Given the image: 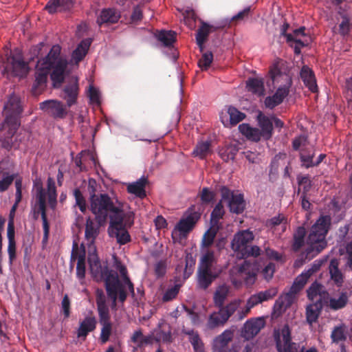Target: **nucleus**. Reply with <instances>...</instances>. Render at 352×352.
Wrapping results in <instances>:
<instances>
[{"instance_id": "nucleus-1", "label": "nucleus", "mask_w": 352, "mask_h": 352, "mask_svg": "<svg viewBox=\"0 0 352 352\" xmlns=\"http://www.w3.org/2000/svg\"><path fill=\"white\" fill-rule=\"evenodd\" d=\"M89 251L88 262L91 275L97 281L104 280L107 295L112 300V307L116 305L118 299L122 303L125 301L127 289L130 292L131 296L138 300L135 296L133 285L127 276L125 266L119 262L116 263V269L120 274L119 278L116 272L109 270L106 267L104 268L102 267L96 254V247H92V249H89Z\"/></svg>"}, {"instance_id": "nucleus-2", "label": "nucleus", "mask_w": 352, "mask_h": 352, "mask_svg": "<svg viewBox=\"0 0 352 352\" xmlns=\"http://www.w3.org/2000/svg\"><path fill=\"white\" fill-rule=\"evenodd\" d=\"M67 65V59L61 54L60 45H53L47 55L37 62L35 82L32 87L33 91L37 94L45 87L50 71H52L51 79L54 86L59 87L64 80Z\"/></svg>"}, {"instance_id": "nucleus-3", "label": "nucleus", "mask_w": 352, "mask_h": 352, "mask_svg": "<svg viewBox=\"0 0 352 352\" xmlns=\"http://www.w3.org/2000/svg\"><path fill=\"white\" fill-rule=\"evenodd\" d=\"M34 190L35 192L36 203L34 206V218L37 219L41 213L43 221V243H47L50 232V226L46 215V204L54 210L57 204V194L56 184L53 178L48 177L47 180V188L43 187L40 182L34 184Z\"/></svg>"}, {"instance_id": "nucleus-4", "label": "nucleus", "mask_w": 352, "mask_h": 352, "mask_svg": "<svg viewBox=\"0 0 352 352\" xmlns=\"http://www.w3.org/2000/svg\"><path fill=\"white\" fill-rule=\"evenodd\" d=\"M285 62L277 58L270 69V76L273 85L277 87L276 92L265 99L266 107L273 109L283 102L289 93L292 84V77L286 72Z\"/></svg>"}, {"instance_id": "nucleus-5", "label": "nucleus", "mask_w": 352, "mask_h": 352, "mask_svg": "<svg viewBox=\"0 0 352 352\" xmlns=\"http://www.w3.org/2000/svg\"><path fill=\"white\" fill-rule=\"evenodd\" d=\"M91 210L99 222L104 221L109 216L112 221L113 216L121 215L125 210V205L120 201L117 196L112 193L94 195L91 198Z\"/></svg>"}, {"instance_id": "nucleus-6", "label": "nucleus", "mask_w": 352, "mask_h": 352, "mask_svg": "<svg viewBox=\"0 0 352 352\" xmlns=\"http://www.w3.org/2000/svg\"><path fill=\"white\" fill-rule=\"evenodd\" d=\"M331 224L329 216H321L312 226L307 239L306 256L313 258L321 252L327 245L326 235Z\"/></svg>"}, {"instance_id": "nucleus-7", "label": "nucleus", "mask_w": 352, "mask_h": 352, "mask_svg": "<svg viewBox=\"0 0 352 352\" xmlns=\"http://www.w3.org/2000/svg\"><path fill=\"white\" fill-rule=\"evenodd\" d=\"M0 59L5 73L11 72L15 76H22L28 71V65L23 61L19 50L12 52L8 47H6L3 53L0 54Z\"/></svg>"}, {"instance_id": "nucleus-8", "label": "nucleus", "mask_w": 352, "mask_h": 352, "mask_svg": "<svg viewBox=\"0 0 352 352\" xmlns=\"http://www.w3.org/2000/svg\"><path fill=\"white\" fill-rule=\"evenodd\" d=\"M258 266L256 263L245 261L240 267H234L230 270L232 283L239 287L242 284V280L247 285H252L256 279Z\"/></svg>"}, {"instance_id": "nucleus-9", "label": "nucleus", "mask_w": 352, "mask_h": 352, "mask_svg": "<svg viewBox=\"0 0 352 352\" xmlns=\"http://www.w3.org/2000/svg\"><path fill=\"white\" fill-rule=\"evenodd\" d=\"M133 214L132 212H126V211L121 215L112 217L108 228V233L112 238H116L117 243L120 245H124L130 241L131 236L125 228L124 219L125 217L130 218Z\"/></svg>"}, {"instance_id": "nucleus-10", "label": "nucleus", "mask_w": 352, "mask_h": 352, "mask_svg": "<svg viewBox=\"0 0 352 352\" xmlns=\"http://www.w3.org/2000/svg\"><path fill=\"white\" fill-rule=\"evenodd\" d=\"M22 111L20 99L15 95L11 96L4 105L3 113L5 114V124L11 131H15L20 123L19 116Z\"/></svg>"}, {"instance_id": "nucleus-11", "label": "nucleus", "mask_w": 352, "mask_h": 352, "mask_svg": "<svg viewBox=\"0 0 352 352\" xmlns=\"http://www.w3.org/2000/svg\"><path fill=\"white\" fill-rule=\"evenodd\" d=\"M198 219L199 215L196 212L183 217L172 231V239L174 243H182L192 230Z\"/></svg>"}, {"instance_id": "nucleus-12", "label": "nucleus", "mask_w": 352, "mask_h": 352, "mask_svg": "<svg viewBox=\"0 0 352 352\" xmlns=\"http://www.w3.org/2000/svg\"><path fill=\"white\" fill-rule=\"evenodd\" d=\"M274 337L278 352H298L296 344L291 341V332L288 325L275 329Z\"/></svg>"}, {"instance_id": "nucleus-13", "label": "nucleus", "mask_w": 352, "mask_h": 352, "mask_svg": "<svg viewBox=\"0 0 352 352\" xmlns=\"http://www.w3.org/2000/svg\"><path fill=\"white\" fill-rule=\"evenodd\" d=\"M351 19L352 15L349 11V7L347 5L340 6L336 15L337 26L335 28L342 36L349 34L352 26Z\"/></svg>"}, {"instance_id": "nucleus-14", "label": "nucleus", "mask_w": 352, "mask_h": 352, "mask_svg": "<svg viewBox=\"0 0 352 352\" xmlns=\"http://www.w3.org/2000/svg\"><path fill=\"white\" fill-rule=\"evenodd\" d=\"M253 239L254 234L249 230L239 231L234 234L231 242V248L237 258H239L241 253L247 252L245 250L249 246L248 243Z\"/></svg>"}, {"instance_id": "nucleus-15", "label": "nucleus", "mask_w": 352, "mask_h": 352, "mask_svg": "<svg viewBox=\"0 0 352 352\" xmlns=\"http://www.w3.org/2000/svg\"><path fill=\"white\" fill-rule=\"evenodd\" d=\"M17 206L18 205L14 204L10 210L7 228V237L8 240L7 251L9 256V263L10 265H12V263L16 258V242L14 239L15 232L14 217Z\"/></svg>"}, {"instance_id": "nucleus-16", "label": "nucleus", "mask_w": 352, "mask_h": 352, "mask_svg": "<svg viewBox=\"0 0 352 352\" xmlns=\"http://www.w3.org/2000/svg\"><path fill=\"white\" fill-rule=\"evenodd\" d=\"M67 107L57 100H48L40 103V109L54 118H65L67 114Z\"/></svg>"}, {"instance_id": "nucleus-17", "label": "nucleus", "mask_w": 352, "mask_h": 352, "mask_svg": "<svg viewBox=\"0 0 352 352\" xmlns=\"http://www.w3.org/2000/svg\"><path fill=\"white\" fill-rule=\"evenodd\" d=\"M278 293V289L276 287L270 288L265 291L260 292L254 295H252L247 301L246 309L243 316L239 318L242 319L244 316L250 311V310L254 306L264 301L269 300L274 298Z\"/></svg>"}, {"instance_id": "nucleus-18", "label": "nucleus", "mask_w": 352, "mask_h": 352, "mask_svg": "<svg viewBox=\"0 0 352 352\" xmlns=\"http://www.w3.org/2000/svg\"><path fill=\"white\" fill-rule=\"evenodd\" d=\"M265 327V321L262 318L249 320L243 327L241 336L246 340L253 338Z\"/></svg>"}, {"instance_id": "nucleus-19", "label": "nucleus", "mask_w": 352, "mask_h": 352, "mask_svg": "<svg viewBox=\"0 0 352 352\" xmlns=\"http://www.w3.org/2000/svg\"><path fill=\"white\" fill-rule=\"evenodd\" d=\"M245 118V114L234 107H229L226 111L220 114V119L225 126L236 125Z\"/></svg>"}, {"instance_id": "nucleus-20", "label": "nucleus", "mask_w": 352, "mask_h": 352, "mask_svg": "<svg viewBox=\"0 0 352 352\" xmlns=\"http://www.w3.org/2000/svg\"><path fill=\"white\" fill-rule=\"evenodd\" d=\"M307 296L311 300L315 302L314 303L321 305L327 303L329 299V294L324 287L318 283L311 284L307 289Z\"/></svg>"}, {"instance_id": "nucleus-21", "label": "nucleus", "mask_w": 352, "mask_h": 352, "mask_svg": "<svg viewBox=\"0 0 352 352\" xmlns=\"http://www.w3.org/2000/svg\"><path fill=\"white\" fill-rule=\"evenodd\" d=\"M155 342L162 344H170L173 341L170 327L165 322H160L157 327L153 331Z\"/></svg>"}, {"instance_id": "nucleus-22", "label": "nucleus", "mask_w": 352, "mask_h": 352, "mask_svg": "<svg viewBox=\"0 0 352 352\" xmlns=\"http://www.w3.org/2000/svg\"><path fill=\"white\" fill-rule=\"evenodd\" d=\"M234 337V331L231 329H226L220 335L217 336L212 343V352H221L229 350L228 344Z\"/></svg>"}, {"instance_id": "nucleus-23", "label": "nucleus", "mask_w": 352, "mask_h": 352, "mask_svg": "<svg viewBox=\"0 0 352 352\" xmlns=\"http://www.w3.org/2000/svg\"><path fill=\"white\" fill-rule=\"evenodd\" d=\"M221 273L220 268H214V270H206L199 267L198 270V285L202 289H206L218 277Z\"/></svg>"}, {"instance_id": "nucleus-24", "label": "nucleus", "mask_w": 352, "mask_h": 352, "mask_svg": "<svg viewBox=\"0 0 352 352\" xmlns=\"http://www.w3.org/2000/svg\"><path fill=\"white\" fill-rule=\"evenodd\" d=\"M96 305L99 316V322L110 321L109 309L106 303V298L102 290L96 292Z\"/></svg>"}, {"instance_id": "nucleus-25", "label": "nucleus", "mask_w": 352, "mask_h": 352, "mask_svg": "<svg viewBox=\"0 0 352 352\" xmlns=\"http://www.w3.org/2000/svg\"><path fill=\"white\" fill-rule=\"evenodd\" d=\"M63 91V98L67 102V106L70 107L76 102L78 94V79L74 78L72 82L64 88Z\"/></svg>"}, {"instance_id": "nucleus-26", "label": "nucleus", "mask_w": 352, "mask_h": 352, "mask_svg": "<svg viewBox=\"0 0 352 352\" xmlns=\"http://www.w3.org/2000/svg\"><path fill=\"white\" fill-rule=\"evenodd\" d=\"M199 267L212 270H214V268H219L217 265V258L213 251L209 249L201 250Z\"/></svg>"}, {"instance_id": "nucleus-27", "label": "nucleus", "mask_w": 352, "mask_h": 352, "mask_svg": "<svg viewBox=\"0 0 352 352\" xmlns=\"http://www.w3.org/2000/svg\"><path fill=\"white\" fill-rule=\"evenodd\" d=\"M300 78L305 85L312 92L318 90L316 80L313 71L307 65H304L300 73Z\"/></svg>"}, {"instance_id": "nucleus-28", "label": "nucleus", "mask_w": 352, "mask_h": 352, "mask_svg": "<svg viewBox=\"0 0 352 352\" xmlns=\"http://www.w3.org/2000/svg\"><path fill=\"white\" fill-rule=\"evenodd\" d=\"M257 121L261 129L260 131L263 138L265 140L270 139L272 137L273 131L272 119L260 112L257 116Z\"/></svg>"}, {"instance_id": "nucleus-29", "label": "nucleus", "mask_w": 352, "mask_h": 352, "mask_svg": "<svg viewBox=\"0 0 352 352\" xmlns=\"http://www.w3.org/2000/svg\"><path fill=\"white\" fill-rule=\"evenodd\" d=\"M96 319L94 316H87L80 322L78 329V338H85L89 333L93 331L96 327Z\"/></svg>"}, {"instance_id": "nucleus-30", "label": "nucleus", "mask_w": 352, "mask_h": 352, "mask_svg": "<svg viewBox=\"0 0 352 352\" xmlns=\"http://www.w3.org/2000/svg\"><path fill=\"white\" fill-rule=\"evenodd\" d=\"M73 1L72 0H50L45 6V9L49 13L66 11L72 8Z\"/></svg>"}, {"instance_id": "nucleus-31", "label": "nucleus", "mask_w": 352, "mask_h": 352, "mask_svg": "<svg viewBox=\"0 0 352 352\" xmlns=\"http://www.w3.org/2000/svg\"><path fill=\"white\" fill-rule=\"evenodd\" d=\"M120 13L114 9L108 8L101 11L97 19V23L100 26L104 23H114L118 21Z\"/></svg>"}, {"instance_id": "nucleus-32", "label": "nucleus", "mask_w": 352, "mask_h": 352, "mask_svg": "<svg viewBox=\"0 0 352 352\" xmlns=\"http://www.w3.org/2000/svg\"><path fill=\"white\" fill-rule=\"evenodd\" d=\"M146 179L142 177L136 182L129 183L127 184V191L131 194L135 195L136 197L143 198L146 197Z\"/></svg>"}, {"instance_id": "nucleus-33", "label": "nucleus", "mask_w": 352, "mask_h": 352, "mask_svg": "<svg viewBox=\"0 0 352 352\" xmlns=\"http://www.w3.org/2000/svg\"><path fill=\"white\" fill-rule=\"evenodd\" d=\"M239 130L247 139L253 142H258L263 138L260 129L252 127L248 124L243 123L240 124Z\"/></svg>"}, {"instance_id": "nucleus-34", "label": "nucleus", "mask_w": 352, "mask_h": 352, "mask_svg": "<svg viewBox=\"0 0 352 352\" xmlns=\"http://www.w3.org/2000/svg\"><path fill=\"white\" fill-rule=\"evenodd\" d=\"M91 43V40L89 38L82 40L77 46L76 50L72 52V61L78 63L83 59L87 54L88 50Z\"/></svg>"}, {"instance_id": "nucleus-35", "label": "nucleus", "mask_w": 352, "mask_h": 352, "mask_svg": "<svg viewBox=\"0 0 352 352\" xmlns=\"http://www.w3.org/2000/svg\"><path fill=\"white\" fill-rule=\"evenodd\" d=\"M246 88L248 91L258 96L264 95V82L261 78H249L246 82Z\"/></svg>"}, {"instance_id": "nucleus-36", "label": "nucleus", "mask_w": 352, "mask_h": 352, "mask_svg": "<svg viewBox=\"0 0 352 352\" xmlns=\"http://www.w3.org/2000/svg\"><path fill=\"white\" fill-rule=\"evenodd\" d=\"M227 321L226 316L223 315L219 309L218 311H214L209 316L206 327L209 329H214L223 326Z\"/></svg>"}, {"instance_id": "nucleus-37", "label": "nucleus", "mask_w": 352, "mask_h": 352, "mask_svg": "<svg viewBox=\"0 0 352 352\" xmlns=\"http://www.w3.org/2000/svg\"><path fill=\"white\" fill-rule=\"evenodd\" d=\"M98 234V228L91 219H88L86 222L85 237L89 243V249L95 247L94 240Z\"/></svg>"}, {"instance_id": "nucleus-38", "label": "nucleus", "mask_w": 352, "mask_h": 352, "mask_svg": "<svg viewBox=\"0 0 352 352\" xmlns=\"http://www.w3.org/2000/svg\"><path fill=\"white\" fill-rule=\"evenodd\" d=\"M288 42L300 43L301 45H306L309 41L305 34V28H300L293 31L292 34H286Z\"/></svg>"}, {"instance_id": "nucleus-39", "label": "nucleus", "mask_w": 352, "mask_h": 352, "mask_svg": "<svg viewBox=\"0 0 352 352\" xmlns=\"http://www.w3.org/2000/svg\"><path fill=\"white\" fill-rule=\"evenodd\" d=\"M228 204L232 212L236 214L242 212L245 208L243 195L241 194H232Z\"/></svg>"}, {"instance_id": "nucleus-40", "label": "nucleus", "mask_w": 352, "mask_h": 352, "mask_svg": "<svg viewBox=\"0 0 352 352\" xmlns=\"http://www.w3.org/2000/svg\"><path fill=\"white\" fill-rule=\"evenodd\" d=\"M298 291H294L292 289L291 287L289 291L287 293L283 294L276 301L275 307H278L280 309L287 308L290 306L296 298V295L298 293Z\"/></svg>"}, {"instance_id": "nucleus-41", "label": "nucleus", "mask_w": 352, "mask_h": 352, "mask_svg": "<svg viewBox=\"0 0 352 352\" xmlns=\"http://www.w3.org/2000/svg\"><path fill=\"white\" fill-rule=\"evenodd\" d=\"M322 309V305L320 303H313L308 305L306 308V319L307 322L312 325L318 318Z\"/></svg>"}, {"instance_id": "nucleus-42", "label": "nucleus", "mask_w": 352, "mask_h": 352, "mask_svg": "<svg viewBox=\"0 0 352 352\" xmlns=\"http://www.w3.org/2000/svg\"><path fill=\"white\" fill-rule=\"evenodd\" d=\"M348 298L346 292H342L338 298H329L327 303L331 309L338 310L346 306Z\"/></svg>"}, {"instance_id": "nucleus-43", "label": "nucleus", "mask_w": 352, "mask_h": 352, "mask_svg": "<svg viewBox=\"0 0 352 352\" xmlns=\"http://www.w3.org/2000/svg\"><path fill=\"white\" fill-rule=\"evenodd\" d=\"M184 333L189 336V341L191 343L195 352H204V345L197 332L193 330L186 331Z\"/></svg>"}, {"instance_id": "nucleus-44", "label": "nucleus", "mask_w": 352, "mask_h": 352, "mask_svg": "<svg viewBox=\"0 0 352 352\" xmlns=\"http://www.w3.org/2000/svg\"><path fill=\"white\" fill-rule=\"evenodd\" d=\"M229 293V287L222 285L217 287L214 294V302L218 307H221Z\"/></svg>"}, {"instance_id": "nucleus-45", "label": "nucleus", "mask_w": 352, "mask_h": 352, "mask_svg": "<svg viewBox=\"0 0 352 352\" xmlns=\"http://www.w3.org/2000/svg\"><path fill=\"white\" fill-rule=\"evenodd\" d=\"M156 37L164 46L170 47L176 41V33L171 30H161Z\"/></svg>"}, {"instance_id": "nucleus-46", "label": "nucleus", "mask_w": 352, "mask_h": 352, "mask_svg": "<svg viewBox=\"0 0 352 352\" xmlns=\"http://www.w3.org/2000/svg\"><path fill=\"white\" fill-rule=\"evenodd\" d=\"M329 268L331 279L338 286L341 285L343 281V276L338 269V261L336 259L331 260Z\"/></svg>"}, {"instance_id": "nucleus-47", "label": "nucleus", "mask_w": 352, "mask_h": 352, "mask_svg": "<svg viewBox=\"0 0 352 352\" xmlns=\"http://www.w3.org/2000/svg\"><path fill=\"white\" fill-rule=\"evenodd\" d=\"M218 229L219 226L211 225L210 229L206 232L202 239V249H208V248L212 244Z\"/></svg>"}, {"instance_id": "nucleus-48", "label": "nucleus", "mask_w": 352, "mask_h": 352, "mask_svg": "<svg viewBox=\"0 0 352 352\" xmlns=\"http://www.w3.org/2000/svg\"><path fill=\"white\" fill-rule=\"evenodd\" d=\"M210 143L208 141L199 142L193 151V154L201 159L210 153Z\"/></svg>"}, {"instance_id": "nucleus-49", "label": "nucleus", "mask_w": 352, "mask_h": 352, "mask_svg": "<svg viewBox=\"0 0 352 352\" xmlns=\"http://www.w3.org/2000/svg\"><path fill=\"white\" fill-rule=\"evenodd\" d=\"M210 31V27L206 23H203L202 26L198 30L196 40L201 50L203 49V45L206 41Z\"/></svg>"}, {"instance_id": "nucleus-50", "label": "nucleus", "mask_w": 352, "mask_h": 352, "mask_svg": "<svg viewBox=\"0 0 352 352\" xmlns=\"http://www.w3.org/2000/svg\"><path fill=\"white\" fill-rule=\"evenodd\" d=\"M310 276H311L305 270L303 271L294 280V283L292 285V289L298 292L301 290L307 283Z\"/></svg>"}, {"instance_id": "nucleus-51", "label": "nucleus", "mask_w": 352, "mask_h": 352, "mask_svg": "<svg viewBox=\"0 0 352 352\" xmlns=\"http://www.w3.org/2000/svg\"><path fill=\"white\" fill-rule=\"evenodd\" d=\"M287 219L283 214H278L276 217H274L267 222V226L271 229L275 228L276 226H280L282 230L284 231L286 229Z\"/></svg>"}, {"instance_id": "nucleus-52", "label": "nucleus", "mask_w": 352, "mask_h": 352, "mask_svg": "<svg viewBox=\"0 0 352 352\" xmlns=\"http://www.w3.org/2000/svg\"><path fill=\"white\" fill-rule=\"evenodd\" d=\"M82 254L78 256V263L76 266V275L80 280H82L85 275V250L83 245Z\"/></svg>"}, {"instance_id": "nucleus-53", "label": "nucleus", "mask_w": 352, "mask_h": 352, "mask_svg": "<svg viewBox=\"0 0 352 352\" xmlns=\"http://www.w3.org/2000/svg\"><path fill=\"white\" fill-rule=\"evenodd\" d=\"M331 338L332 341L336 343L345 340V327L344 325L336 327L331 332Z\"/></svg>"}, {"instance_id": "nucleus-54", "label": "nucleus", "mask_w": 352, "mask_h": 352, "mask_svg": "<svg viewBox=\"0 0 352 352\" xmlns=\"http://www.w3.org/2000/svg\"><path fill=\"white\" fill-rule=\"evenodd\" d=\"M102 325L101 333H100V340L102 343L107 342L111 334L112 331V324L110 321H105L100 322Z\"/></svg>"}, {"instance_id": "nucleus-55", "label": "nucleus", "mask_w": 352, "mask_h": 352, "mask_svg": "<svg viewBox=\"0 0 352 352\" xmlns=\"http://www.w3.org/2000/svg\"><path fill=\"white\" fill-rule=\"evenodd\" d=\"M224 214L223 207L221 203H219L216 205L215 208L211 213L210 223L211 225L214 226H218L219 220L223 217Z\"/></svg>"}, {"instance_id": "nucleus-56", "label": "nucleus", "mask_w": 352, "mask_h": 352, "mask_svg": "<svg viewBox=\"0 0 352 352\" xmlns=\"http://www.w3.org/2000/svg\"><path fill=\"white\" fill-rule=\"evenodd\" d=\"M241 300H234L227 305L226 307H219L222 313L225 316H226V319L228 320L229 318L234 313V311L237 309V308L240 305Z\"/></svg>"}, {"instance_id": "nucleus-57", "label": "nucleus", "mask_w": 352, "mask_h": 352, "mask_svg": "<svg viewBox=\"0 0 352 352\" xmlns=\"http://www.w3.org/2000/svg\"><path fill=\"white\" fill-rule=\"evenodd\" d=\"M237 149L235 146H228L225 148L221 150L219 155L221 159L225 162L232 160L237 153Z\"/></svg>"}, {"instance_id": "nucleus-58", "label": "nucleus", "mask_w": 352, "mask_h": 352, "mask_svg": "<svg viewBox=\"0 0 352 352\" xmlns=\"http://www.w3.org/2000/svg\"><path fill=\"white\" fill-rule=\"evenodd\" d=\"M87 96L90 102L94 105H100V93L99 90L93 85H90L87 91Z\"/></svg>"}, {"instance_id": "nucleus-59", "label": "nucleus", "mask_w": 352, "mask_h": 352, "mask_svg": "<svg viewBox=\"0 0 352 352\" xmlns=\"http://www.w3.org/2000/svg\"><path fill=\"white\" fill-rule=\"evenodd\" d=\"M179 285H175L168 287L164 292L162 296L164 302H168L174 299L178 294L179 291Z\"/></svg>"}, {"instance_id": "nucleus-60", "label": "nucleus", "mask_w": 352, "mask_h": 352, "mask_svg": "<svg viewBox=\"0 0 352 352\" xmlns=\"http://www.w3.org/2000/svg\"><path fill=\"white\" fill-rule=\"evenodd\" d=\"M74 196L76 199V206L79 208L82 212H85L87 210V204L80 190L79 189H75L74 190Z\"/></svg>"}, {"instance_id": "nucleus-61", "label": "nucleus", "mask_w": 352, "mask_h": 352, "mask_svg": "<svg viewBox=\"0 0 352 352\" xmlns=\"http://www.w3.org/2000/svg\"><path fill=\"white\" fill-rule=\"evenodd\" d=\"M213 60V55L211 52L204 53L199 59L198 65L202 70H206L210 66Z\"/></svg>"}, {"instance_id": "nucleus-62", "label": "nucleus", "mask_w": 352, "mask_h": 352, "mask_svg": "<svg viewBox=\"0 0 352 352\" xmlns=\"http://www.w3.org/2000/svg\"><path fill=\"white\" fill-rule=\"evenodd\" d=\"M14 177V174L4 173L2 179L0 180V192L7 190L13 182Z\"/></svg>"}, {"instance_id": "nucleus-63", "label": "nucleus", "mask_w": 352, "mask_h": 352, "mask_svg": "<svg viewBox=\"0 0 352 352\" xmlns=\"http://www.w3.org/2000/svg\"><path fill=\"white\" fill-rule=\"evenodd\" d=\"M299 190H302V195H307L311 188V181L307 176L298 177Z\"/></svg>"}, {"instance_id": "nucleus-64", "label": "nucleus", "mask_w": 352, "mask_h": 352, "mask_svg": "<svg viewBox=\"0 0 352 352\" xmlns=\"http://www.w3.org/2000/svg\"><path fill=\"white\" fill-rule=\"evenodd\" d=\"M314 155V152H310L308 154L305 153L304 149L300 153V159L302 162L303 166L306 168H309L314 166V160L313 157Z\"/></svg>"}]
</instances>
